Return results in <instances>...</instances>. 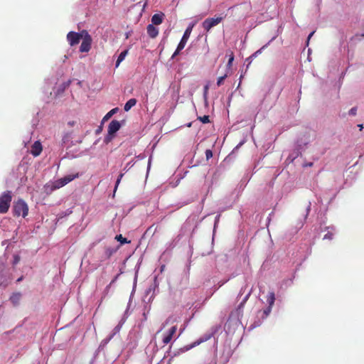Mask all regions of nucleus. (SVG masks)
Returning a JSON list of instances; mask_svg holds the SVG:
<instances>
[{"instance_id": "obj_1", "label": "nucleus", "mask_w": 364, "mask_h": 364, "mask_svg": "<svg viewBox=\"0 0 364 364\" xmlns=\"http://www.w3.org/2000/svg\"><path fill=\"white\" fill-rule=\"evenodd\" d=\"M13 211L14 216L22 215L23 218H26L28 214V206L23 199L20 198L14 202Z\"/></svg>"}, {"instance_id": "obj_2", "label": "nucleus", "mask_w": 364, "mask_h": 364, "mask_svg": "<svg viewBox=\"0 0 364 364\" xmlns=\"http://www.w3.org/2000/svg\"><path fill=\"white\" fill-rule=\"evenodd\" d=\"M12 200V193L6 191L0 196V213L4 214L9 211Z\"/></svg>"}, {"instance_id": "obj_3", "label": "nucleus", "mask_w": 364, "mask_h": 364, "mask_svg": "<svg viewBox=\"0 0 364 364\" xmlns=\"http://www.w3.org/2000/svg\"><path fill=\"white\" fill-rule=\"evenodd\" d=\"M193 27V25H191L186 29V31L183 35V37L177 46L176 50H175V52L173 53V54L171 56V58H174L176 55H178L179 54L180 51L184 48V47L190 37Z\"/></svg>"}, {"instance_id": "obj_4", "label": "nucleus", "mask_w": 364, "mask_h": 364, "mask_svg": "<svg viewBox=\"0 0 364 364\" xmlns=\"http://www.w3.org/2000/svg\"><path fill=\"white\" fill-rule=\"evenodd\" d=\"M78 176H79V173L67 175V176L55 181L53 184V187H52L51 190L60 188L65 186L68 183L71 182L75 178H78Z\"/></svg>"}, {"instance_id": "obj_5", "label": "nucleus", "mask_w": 364, "mask_h": 364, "mask_svg": "<svg viewBox=\"0 0 364 364\" xmlns=\"http://www.w3.org/2000/svg\"><path fill=\"white\" fill-rule=\"evenodd\" d=\"M82 33H85V35H84L83 38H82V42L80 47V51L82 53H87L91 48V44H92V39L87 31L83 30Z\"/></svg>"}, {"instance_id": "obj_6", "label": "nucleus", "mask_w": 364, "mask_h": 364, "mask_svg": "<svg viewBox=\"0 0 364 364\" xmlns=\"http://www.w3.org/2000/svg\"><path fill=\"white\" fill-rule=\"evenodd\" d=\"M84 35L85 33H82V31H81V33L70 31L67 34V40L70 46H74L80 43V40L83 38Z\"/></svg>"}, {"instance_id": "obj_7", "label": "nucleus", "mask_w": 364, "mask_h": 364, "mask_svg": "<svg viewBox=\"0 0 364 364\" xmlns=\"http://www.w3.org/2000/svg\"><path fill=\"white\" fill-rule=\"evenodd\" d=\"M121 124L117 120H112L108 126V135L105 138V141L108 142L111 140L112 136L120 129Z\"/></svg>"}, {"instance_id": "obj_8", "label": "nucleus", "mask_w": 364, "mask_h": 364, "mask_svg": "<svg viewBox=\"0 0 364 364\" xmlns=\"http://www.w3.org/2000/svg\"><path fill=\"white\" fill-rule=\"evenodd\" d=\"M222 20V17L206 18L202 23L203 28L205 31H209L213 27L220 23Z\"/></svg>"}, {"instance_id": "obj_9", "label": "nucleus", "mask_w": 364, "mask_h": 364, "mask_svg": "<svg viewBox=\"0 0 364 364\" xmlns=\"http://www.w3.org/2000/svg\"><path fill=\"white\" fill-rule=\"evenodd\" d=\"M176 331H177V326H173L168 330V331L164 336L163 339H162L164 346L168 344L171 341L173 336L176 333Z\"/></svg>"}, {"instance_id": "obj_10", "label": "nucleus", "mask_w": 364, "mask_h": 364, "mask_svg": "<svg viewBox=\"0 0 364 364\" xmlns=\"http://www.w3.org/2000/svg\"><path fill=\"white\" fill-rule=\"evenodd\" d=\"M43 147L41 144L37 141L33 143L31 146V153L34 156H38L41 154Z\"/></svg>"}, {"instance_id": "obj_11", "label": "nucleus", "mask_w": 364, "mask_h": 364, "mask_svg": "<svg viewBox=\"0 0 364 364\" xmlns=\"http://www.w3.org/2000/svg\"><path fill=\"white\" fill-rule=\"evenodd\" d=\"M146 30L149 36L151 38H156L159 34V29L153 24H149Z\"/></svg>"}, {"instance_id": "obj_12", "label": "nucleus", "mask_w": 364, "mask_h": 364, "mask_svg": "<svg viewBox=\"0 0 364 364\" xmlns=\"http://www.w3.org/2000/svg\"><path fill=\"white\" fill-rule=\"evenodd\" d=\"M164 14L163 13L161 14H155L151 17V24L153 25H160L162 23L164 20Z\"/></svg>"}, {"instance_id": "obj_13", "label": "nucleus", "mask_w": 364, "mask_h": 364, "mask_svg": "<svg viewBox=\"0 0 364 364\" xmlns=\"http://www.w3.org/2000/svg\"><path fill=\"white\" fill-rule=\"evenodd\" d=\"M226 55L228 56L226 71H228V73H230L231 68L232 66V62L234 60V53L232 50H228L226 53Z\"/></svg>"}, {"instance_id": "obj_14", "label": "nucleus", "mask_w": 364, "mask_h": 364, "mask_svg": "<svg viewBox=\"0 0 364 364\" xmlns=\"http://www.w3.org/2000/svg\"><path fill=\"white\" fill-rule=\"evenodd\" d=\"M210 335H206L200 338H199L198 340L194 341L193 343H192L190 346H189V348L188 349L190 348H194L198 345H200V343L209 340L210 338Z\"/></svg>"}, {"instance_id": "obj_15", "label": "nucleus", "mask_w": 364, "mask_h": 364, "mask_svg": "<svg viewBox=\"0 0 364 364\" xmlns=\"http://www.w3.org/2000/svg\"><path fill=\"white\" fill-rule=\"evenodd\" d=\"M137 101L135 98L129 99L124 105V109L125 112H128L132 107L136 105Z\"/></svg>"}, {"instance_id": "obj_16", "label": "nucleus", "mask_w": 364, "mask_h": 364, "mask_svg": "<svg viewBox=\"0 0 364 364\" xmlns=\"http://www.w3.org/2000/svg\"><path fill=\"white\" fill-rule=\"evenodd\" d=\"M21 298V293H14L10 297V301L12 302L13 304L18 305L19 304Z\"/></svg>"}, {"instance_id": "obj_17", "label": "nucleus", "mask_w": 364, "mask_h": 364, "mask_svg": "<svg viewBox=\"0 0 364 364\" xmlns=\"http://www.w3.org/2000/svg\"><path fill=\"white\" fill-rule=\"evenodd\" d=\"M127 54L128 50H125L119 55L115 65L116 68H117L119 65V64L124 60Z\"/></svg>"}, {"instance_id": "obj_18", "label": "nucleus", "mask_w": 364, "mask_h": 364, "mask_svg": "<svg viewBox=\"0 0 364 364\" xmlns=\"http://www.w3.org/2000/svg\"><path fill=\"white\" fill-rule=\"evenodd\" d=\"M267 301L268 306L272 307L275 301V294L273 291L269 292L267 295Z\"/></svg>"}, {"instance_id": "obj_19", "label": "nucleus", "mask_w": 364, "mask_h": 364, "mask_svg": "<svg viewBox=\"0 0 364 364\" xmlns=\"http://www.w3.org/2000/svg\"><path fill=\"white\" fill-rule=\"evenodd\" d=\"M118 248L107 247L105 249V255L107 258H109L114 252H117Z\"/></svg>"}, {"instance_id": "obj_20", "label": "nucleus", "mask_w": 364, "mask_h": 364, "mask_svg": "<svg viewBox=\"0 0 364 364\" xmlns=\"http://www.w3.org/2000/svg\"><path fill=\"white\" fill-rule=\"evenodd\" d=\"M118 111V108H114L111 109L109 112H108L105 116L102 119V122L108 120L113 114H114Z\"/></svg>"}, {"instance_id": "obj_21", "label": "nucleus", "mask_w": 364, "mask_h": 364, "mask_svg": "<svg viewBox=\"0 0 364 364\" xmlns=\"http://www.w3.org/2000/svg\"><path fill=\"white\" fill-rule=\"evenodd\" d=\"M115 240L120 242L121 245L130 243V241L127 238L122 237V235H117L115 237Z\"/></svg>"}, {"instance_id": "obj_22", "label": "nucleus", "mask_w": 364, "mask_h": 364, "mask_svg": "<svg viewBox=\"0 0 364 364\" xmlns=\"http://www.w3.org/2000/svg\"><path fill=\"white\" fill-rule=\"evenodd\" d=\"M229 74H230V73H228V71H226V73L223 76H220L218 78V80H217L218 87H220L221 85L223 84L224 80L228 76Z\"/></svg>"}, {"instance_id": "obj_23", "label": "nucleus", "mask_w": 364, "mask_h": 364, "mask_svg": "<svg viewBox=\"0 0 364 364\" xmlns=\"http://www.w3.org/2000/svg\"><path fill=\"white\" fill-rule=\"evenodd\" d=\"M272 307L267 306V308H266V309L262 311V318H267V317L269 315V314H270V312H271V311H272Z\"/></svg>"}, {"instance_id": "obj_24", "label": "nucleus", "mask_w": 364, "mask_h": 364, "mask_svg": "<svg viewBox=\"0 0 364 364\" xmlns=\"http://www.w3.org/2000/svg\"><path fill=\"white\" fill-rule=\"evenodd\" d=\"M198 119L203 124H207L210 122L209 116L204 115L203 117H198Z\"/></svg>"}, {"instance_id": "obj_25", "label": "nucleus", "mask_w": 364, "mask_h": 364, "mask_svg": "<svg viewBox=\"0 0 364 364\" xmlns=\"http://www.w3.org/2000/svg\"><path fill=\"white\" fill-rule=\"evenodd\" d=\"M124 176V173H120L117 179V181H116V184H115V186H114V192L115 193L117 189V187L119 186V184L120 183V181L122 178V177Z\"/></svg>"}, {"instance_id": "obj_26", "label": "nucleus", "mask_w": 364, "mask_h": 364, "mask_svg": "<svg viewBox=\"0 0 364 364\" xmlns=\"http://www.w3.org/2000/svg\"><path fill=\"white\" fill-rule=\"evenodd\" d=\"M269 43L263 46L260 49H259L258 50H257L255 53H253L252 55H251V58H254V57H256L257 55H259L260 53H262V51L263 49H264L266 47H267V45Z\"/></svg>"}, {"instance_id": "obj_27", "label": "nucleus", "mask_w": 364, "mask_h": 364, "mask_svg": "<svg viewBox=\"0 0 364 364\" xmlns=\"http://www.w3.org/2000/svg\"><path fill=\"white\" fill-rule=\"evenodd\" d=\"M333 238V234L331 232H328L323 237L324 240H331Z\"/></svg>"}, {"instance_id": "obj_28", "label": "nucleus", "mask_w": 364, "mask_h": 364, "mask_svg": "<svg viewBox=\"0 0 364 364\" xmlns=\"http://www.w3.org/2000/svg\"><path fill=\"white\" fill-rule=\"evenodd\" d=\"M348 113H349L350 115H353V116L356 115V114H357V107H352L349 110Z\"/></svg>"}, {"instance_id": "obj_29", "label": "nucleus", "mask_w": 364, "mask_h": 364, "mask_svg": "<svg viewBox=\"0 0 364 364\" xmlns=\"http://www.w3.org/2000/svg\"><path fill=\"white\" fill-rule=\"evenodd\" d=\"M205 156H206V159H209L212 158V156H213V152H212V151H211V150H210V149H207V150L205 151Z\"/></svg>"}, {"instance_id": "obj_30", "label": "nucleus", "mask_w": 364, "mask_h": 364, "mask_svg": "<svg viewBox=\"0 0 364 364\" xmlns=\"http://www.w3.org/2000/svg\"><path fill=\"white\" fill-rule=\"evenodd\" d=\"M19 260H20V257H19V256H18V255H15V256H14V264H17V263L19 262Z\"/></svg>"}, {"instance_id": "obj_31", "label": "nucleus", "mask_w": 364, "mask_h": 364, "mask_svg": "<svg viewBox=\"0 0 364 364\" xmlns=\"http://www.w3.org/2000/svg\"><path fill=\"white\" fill-rule=\"evenodd\" d=\"M208 85H206L205 87H204V96L205 97L207 93H208Z\"/></svg>"}, {"instance_id": "obj_32", "label": "nucleus", "mask_w": 364, "mask_h": 364, "mask_svg": "<svg viewBox=\"0 0 364 364\" xmlns=\"http://www.w3.org/2000/svg\"><path fill=\"white\" fill-rule=\"evenodd\" d=\"M315 31H312L308 36V41H307V43L309 42V39L313 36V35L314 34Z\"/></svg>"}, {"instance_id": "obj_33", "label": "nucleus", "mask_w": 364, "mask_h": 364, "mask_svg": "<svg viewBox=\"0 0 364 364\" xmlns=\"http://www.w3.org/2000/svg\"><path fill=\"white\" fill-rule=\"evenodd\" d=\"M75 124V122L74 121H70L68 122V124L70 126V127H73L74 126Z\"/></svg>"}, {"instance_id": "obj_34", "label": "nucleus", "mask_w": 364, "mask_h": 364, "mask_svg": "<svg viewBox=\"0 0 364 364\" xmlns=\"http://www.w3.org/2000/svg\"><path fill=\"white\" fill-rule=\"evenodd\" d=\"M250 294H247V295H246V296L244 298V299H243V301H244V302H246V301H247V299H248V298H249V296H250Z\"/></svg>"}, {"instance_id": "obj_35", "label": "nucleus", "mask_w": 364, "mask_h": 364, "mask_svg": "<svg viewBox=\"0 0 364 364\" xmlns=\"http://www.w3.org/2000/svg\"><path fill=\"white\" fill-rule=\"evenodd\" d=\"M358 127H359L360 131L363 130V124H358Z\"/></svg>"}, {"instance_id": "obj_36", "label": "nucleus", "mask_w": 364, "mask_h": 364, "mask_svg": "<svg viewBox=\"0 0 364 364\" xmlns=\"http://www.w3.org/2000/svg\"><path fill=\"white\" fill-rule=\"evenodd\" d=\"M245 304V302H244L243 301L240 303L239 307L241 308L244 306V304Z\"/></svg>"}, {"instance_id": "obj_37", "label": "nucleus", "mask_w": 364, "mask_h": 364, "mask_svg": "<svg viewBox=\"0 0 364 364\" xmlns=\"http://www.w3.org/2000/svg\"><path fill=\"white\" fill-rule=\"evenodd\" d=\"M168 322H169V318H168V319L166 321L165 323H164V326L165 325H166L167 323H168Z\"/></svg>"}, {"instance_id": "obj_38", "label": "nucleus", "mask_w": 364, "mask_h": 364, "mask_svg": "<svg viewBox=\"0 0 364 364\" xmlns=\"http://www.w3.org/2000/svg\"><path fill=\"white\" fill-rule=\"evenodd\" d=\"M312 165H313V163H309V166H311Z\"/></svg>"}, {"instance_id": "obj_39", "label": "nucleus", "mask_w": 364, "mask_h": 364, "mask_svg": "<svg viewBox=\"0 0 364 364\" xmlns=\"http://www.w3.org/2000/svg\"><path fill=\"white\" fill-rule=\"evenodd\" d=\"M162 329H160L159 331H158L157 333H159L161 331Z\"/></svg>"}, {"instance_id": "obj_40", "label": "nucleus", "mask_w": 364, "mask_h": 364, "mask_svg": "<svg viewBox=\"0 0 364 364\" xmlns=\"http://www.w3.org/2000/svg\"><path fill=\"white\" fill-rule=\"evenodd\" d=\"M309 210H310V205H309V207H308V211H309Z\"/></svg>"}, {"instance_id": "obj_41", "label": "nucleus", "mask_w": 364, "mask_h": 364, "mask_svg": "<svg viewBox=\"0 0 364 364\" xmlns=\"http://www.w3.org/2000/svg\"><path fill=\"white\" fill-rule=\"evenodd\" d=\"M361 36L364 37V33H363V34L361 35Z\"/></svg>"}]
</instances>
